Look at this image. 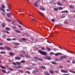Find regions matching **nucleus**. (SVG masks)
<instances>
[{"label": "nucleus", "instance_id": "nucleus-1", "mask_svg": "<svg viewBox=\"0 0 75 75\" xmlns=\"http://www.w3.org/2000/svg\"><path fill=\"white\" fill-rule=\"evenodd\" d=\"M38 52L39 53H40V54H41L42 55H47V53L41 50H39Z\"/></svg>", "mask_w": 75, "mask_h": 75}, {"label": "nucleus", "instance_id": "nucleus-2", "mask_svg": "<svg viewBox=\"0 0 75 75\" xmlns=\"http://www.w3.org/2000/svg\"><path fill=\"white\" fill-rule=\"evenodd\" d=\"M34 59L35 61H37V60H38L39 61H42V59H40L36 57H34Z\"/></svg>", "mask_w": 75, "mask_h": 75}, {"label": "nucleus", "instance_id": "nucleus-3", "mask_svg": "<svg viewBox=\"0 0 75 75\" xmlns=\"http://www.w3.org/2000/svg\"><path fill=\"white\" fill-rule=\"evenodd\" d=\"M15 31L16 33H18L19 34H21V31L18 30H15Z\"/></svg>", "mask_w": 75, "mask_h": 75}, {"label": "nucleus", "instance_id": "nucleus-4", "mask_svg": "<svg viewBox=\"0 0 75 75\" xmlns=\"http://www.w3.org/2000/svg\"><path fill=\"white\" fill-rule=\"evenodd\" d=\"M6 15L7 16H8V17H10V16H11V15H12V14H11V13H8L6 14Z\"/></svg>", "mask_w": 75, "mask_h": 75}, {"label": "nucleus", "instance_id": "nucleus-5", "mask_svg": "<svg viewBox=\"0 0 75 75\" xmlns=\"http://www.w3.org/2000/svg\"><path fill=\"white\" fill-rule=\"evenodd\" d=\"M45 59H48V60H50L51 59V58L50 57H45Z\"/></svg>", "mask_w": 75, "mask_h": 75}, {"label": "nucleus", "instance_id": "nucleus-6", "mask_svg": "<svg viewBox=\"0 0 75 75\" xmlns=\"http://www.w3.org/2000/svg\"><path fill=\"white\" fill-rule=\"evenodd\" d=\"M5 48L7 50H11V48H10V47L7 46H5Z\"/></svg>", "mask_w": 75, "mask_h": 75}, {"label": "nucleus", "instance_id": "nucleus-7", "mask_svg": "<svg viewBox=\"0 0 75 75\" xmlns=\"http://www.w3.org/2000/svg\"><path fill=\"white\" fill-rule=\"evenodd\" d=\"M65 58H67V57L66 56H62L61 57L60 60H62V59H65Z\"/></svg>", "mask_w": 75, "mask_h": 75}, {"label": "nucleus", "instance_id": "nucleus-8", "mask_svg": "<svg viewBox=\"0 0 75 75\" xmlns=\"http://www.w3.org/2000/svg\"><path fill=\"white\" fill-rule=\"evenodd\" d=\"M61 72H64V73H67L68 72V71L62 69L61 70Z\"/></svg>", "mask_w": 75, "mask_h": 75}, {"label": "nucleus", "instance_id": "nucleus-9", "mask_svg": "<svg viewBox=\"0 0 75 75\" xmlns=\"http://www.w3.org/2000/svg\"><path fill=\"white\" fill-rule=\"evenodd\" d=\"M38 4V3L37 2H35L34 3V6H35V7H38V5H37V4Z\"/></svg>", "mask_w": 75, "mask_h": 75}, {"label": "nucleus", "instance_id": "nucleus-10", "mask_svg": "<svg viewBox=\"0 0 75 75\" xmlns=\"http://www.w3.org/2000/svg\"><path fill=\"white\" fill-rule=\"evenodd\" d=\"M61 54H62L60 53H57L54 54L55 56H58V55H61Z\"/></svg>", "mask_w": 75, "mask_h": 75}, {"label": "nucleus", "instance_id": "nucleus-11", "mask_svg": "<svg viewBox=\"0 0 75 75\" xmlns=\"http://www.w3.org/2000/svg\"><path fill=\"white\" fill-rule=\"evenodd\" d=\"M62 13H68V11L67 10L64 11H62Z\"/></svg>", "mask_w": 75, "mask_h": 75}, {"label": "nucleus", "instance_id": "nucleus-12", "mask_svg": "<svg viewBox=\"0 0 75 75\" xmlns=\"http://www.w3.org/2000/svg\"><path fill=\"white\" fill-rule=\"evenodd\" d=\"M15 59H17V60H20V57H15Z\"/></svg>", "mask_w": 75, "mask_h": 75}, {"label": "nucleus", "instance_id": "nucleus-13", "mask_svg": "<svg viewBox=\"0 0 75 75\" xmlns=\"http://www.w3.org/2000/svg\"><path fill=\"white\" fill-rule=\"evenodd\" d=\"M57 4H58V5H59V6H62V3L60 2H57Z\"/></svg>", "mask_w": 75, "mask_h": 75}, {"label": "nucleus", "instance_id": "nucleus-14", "mask_svg": "<svg viewBox=\"0 0 75 75\" xmlns=\"http://www.w3.org/2000/svg\"><path fill=\"white\" fill-rule=\"evenodd\" d=\"M40 9L41 10H45V9L43 7H40Z\"/></svg>", "mask_w": 75, "mask_h": 75}, {"label": "nucleus", "instance_id": "nucleus-15", "mask_svg": "<svg viewBox=\"0 0 75 75\" xmlns=\"http://www.w3.org/2000/svg\"><path fill=\"white\" fill-rule=\"evenodd\" d=\"M9 55L10 56H13L14 55V53L13 52H10L9 53Z\"/></svg>", "mask_w": 75, "mask_h": 75}, {"label": "nucleus", "instance_id": "nucleus-16", "mask_svg": "<svg viewBox=\"0 0 75 75\" xmlns=\"http://www.w3.org/2000/svg\"><path fill=\"white\" fill-rule=\"evenodd\" d=\"M38 13H39V14H40L42 15V16H44V15L42 12H41L40 11H39Z\"/></svg>", "mask_w": 75, "mask_h": 75}, {"label": "nucleus", "instance_id": "nucleus-17", "mask_svg": "<svg viewBox=\"0 0 75 75\" xmlns=\"http://www.w3.org/2000/svg\"><path fill=\"white\" fill-rule=\"evenodd\" d=\"M51 64H54V65H57V63H56V62H51Z\"/></svg>", "mask_w": 75, "mask_h": 75}, {"label": "nucleus", "instance_id": "nucleus-18", "mask_svg": "<svg viewBox=\"0 0 75 75\" xmlns=\"http://www.w3.org/2000/svg\"><path fill=\"white\" fill-rule=\"evenodd\" d=\"M40 69H41V68H44V69H45V68H45V67H44V66H40Z\"/></svg>", "mask_w": 75, "mask_h": 75}, {"label": "nucleus", "instance_id": "nucleus-19", "mask_svg": "<svg viewBox=\"0 0 75 75\" xmlns=\"http://www.w3.org/2000/svg\"><path fill=\"white\" fill-rule=\"evenodd\" d=\"M6 52H4V51H3V52H0V54H6Z\"/></svg>", "mask_w": 75, "mask_h": 75}, {"label": "nucleus", "instance_id": "nucleus-20", "mask_svg": "<svg viewBox=\"0 0 75 75\" xmlns=\"http://www.w3.org/2000/svg\"><path fill=\"white\" fill-rule=\"evenodd\" d=\"M21 52L23 54H24V55L26 53L25 52H24V51L23 50L21 51Z\"/></svg>", "mask_w": 75, "mask_h": 75}, {"label": "nucleus", "instance_id": "nucleus-21", "mask_svg": "<svg viewBox=\"0 0 75 75\" xmlns=\"http://www.w3.org/2000/svg\"><path fill=\"white\" fill-rule=\"evenodd\" d=\"M46 49L47 51H51V49H50V48H49L48 47H46Z\"/></svg>", "mask_w": 75, "mask_h": 75}, {"label": "nucleus", "instance_id": "nucleus-22", "mask_svg": "<svg viewBox=\"0 0 75 75\" xmlns=\"http://www.w3.org/2000/svg\"><path fill=\"white\" fill-rule=\"evenodd\" d=\"M49 72H50L51 74H54V71H53L52 70L49 71Z\"/></svg>", "mask_w": 75, "mask_h": 75}, {"label": "nucleus", "instance_id": "nucleus-23", "mask_svg": "<svg viewBox=\"0 0 75 75\" xmlns=\"http://www.w3.org/2000/svg\"><path fill=\"white\" fill-rule=\"evenodd\" d=\"M21 63H25V61L24 60H23L20 62Z\"/></svg>", "mask_w": 75, "mask_h": 75}, {"label": "nucleus", "instance_id": "nucleus-24", "mask_svg": "<svg viewBox=\"0 0 75 75\" xmlns=\"http://www.w3.org/2000/svg\"><path fill=\"white\" fill-rule=\"evenodd\" d=\"M6 30H10V28H9L6 27L5 29Z\"/></svg>", "mask_w": 75, "mask_h": 75}, {"label": "nucleus", "instance_id": "nucleus-25", "mask_svg": "<svg viewBox=\"0 0 75 75\" xmlns=\"http://www.w3.org/2000/svg\"><path fill=\"white\" fill-rule=\"evenodd\" d=\"M6 20L7 21H8V22H11V21L10 19H9L7 18Z\"/></svg>", "mask_w": 75, "mask_h": 75}, {"label": "nucleus", "instance_id": "nucleus-26", "mask_svg": "<svg viewBox=\"0 0 75 75\" xmlns=\"http://www.w3.org/2000/svg\"><path fill=\"white\" fill-rule=\"evenodd\" d=\"M2 72H3V73H5L6 72V70L3 69H1Z\"/></svg>", "mask_w": 75, "mask_h": 75}, {"label": "nucleus", "instance_id": "nucleus-27", "mask_svg": "<svg viewBox=\"0 0 75 75\" xmlns=\"http://www.w3.org/2000/svg\"><path fill=\"white\" fill-rule=\"evenodd\" d=\"M53 10L54 11H57V10H58V8H54L53 9Z\"/></svg>", "mask_w": 75, "mask_h": 75}, {"label": "nucleus", "instance_id": "nucleus-28", "mask_svg": "<svg viewBox=\"0 0 75 75\" xmlns=\"http://www.w3.org/2000/svg\"><path fill=\"white\" fill-rule=\"evenodd\" d=\"M41 48L42 50H45V48L44 47H41Z\"/></svg>", "mask_w": 75, "mask_h": 75}, {"label": "nucleus", "instance_id": "nucleus-29", "mask_svg": "<svg viewBox=\"0 0 75 75\" xmlns=\"http://www.w3.org/2000/svg\"><path fill=\"white\" fill-rule=\"evenodd\" d=\"M14 44L15 45H20V44H19V43H18L16 42H15Z\"/></svg>", "mask_w": 75, "mask_h": 75}, {"label": "nucleus", "instance_id": "nucleus-30", "mask_svg": "<svg viewBox=\"0 0 75 75\" xmlns=\"http://www.w3.org/2000/svg\"><path fill=\"white\" fill-rule=\"evenodd\" d=\"M1 25L2 27H5L6 25H5V24L4 23H2Z\"/></svg>", "mask_w": 75, "mask_h": 75}, {"label": "nucleus", "instance_id": "nucleus-31", "mask_svg": "<svg viewBox=\"0 0 75 75\" xmlns=\"http://www.w3.org/2000/svg\"><path fill=\"white\" fill-rule=\"evenodd\" d=\"M1 6L2 8H5V6L3 4L1 5Z\"/></svg>", "mask_w": 75, "mask_h": 75}, {"label": "nucleus", "instance_id": "nucleus-32", "mask_svg": "<svg viewBox=\"0 0 75 75\" xmlns=\"http://www.w3.org/2000/svg\"><path fill=\"white\" fill-rule=\"evenodd\" d=\"M38 72V71H35L34 70L33 71L32 74H35V72Z\"/></svg>", "mask_w": 75, "mask_h": 75}, {"label": "nucleus", "instance_id": "nucleus-33", "mask_svg": "<svg viewBox=\"0 0 75 75\" xmlns=\"http://www.w3.org/2000/svg\"><path fill=\"white\" fill-rule=\"evenodd\" d=\"M16 64H17L18 65H21V64L20 63L18 62H16Z\"/></svg>", "mask_w": 75, "mask_h": 75}, {"label": "nucleus", "instance_id": "nucleus-34", "mask_svg": "<svg viewBox=\"0 0 75 75\" xmlns=\"http://www.w3.org/2000/svg\"><path fill=\"white\" fill-rule=\"evenodd\" d=\"M58 9H59V10H62V9H63V8L62 7H58Z\"/></svg>", "mask_w": 75, "mask_h": 75}, {"label": "nucleus", "instance_id": "nucleus-35", "mask_svg": "<svg viewBox=\"0 0 75 75\" xmlns=\"http://www.w3.org/2000/svg\"><path fill=\"white\" fill-rule=\"evenodd\" d=\"M13 64L14 65H17V63L15 62H13Z\"/></svg>", "mask_w": 75, "mask_h": 75}, {"label": "nucleus", "instance_id": "nucleus-36", "mask_svg": "<svg viewBox=\"0 0 75 75\" xmlns=\"http://www.w3.org/2000/svg\"><path fill=\"white\" fill-rule=\"evenodd\" d=\"M7 41H11V39L9 38H8L6 39Z\"/></svg>", "mask_w": 75, "mask_h": 75}, {"label": "nucleus", "instance_id": "nucleus-37", "mask_svg": "<svg viewBox=\"0 0 75 75\" xmlns=\"http://www.w3.org/2000/svg\"><path fill=\"white\" fill-rule=\"evenodd\" d=\"M2 38H4V39H6V36L5 35H3L2 36Z\"/></svg>", "mask_w": 75, "mask_h": 75}, {"label": "nucleus", "instance_id": "nucleus-38", "mask_svg": "<svg viewBox=\"0 0 75 75\" xmlns=\"http://www.w3.org/2000/svg\"><path fill=\"white\" fill-rule=\"evenodd\" d=\"M53 50H54V51H57V50H58V49L55 48H54L53 49Z\"/></svg>", "mask_w": 75, "mask_h": 75}, {"label": "nucleus", "instance_id": "nucleus-39", "mask_svg": "<svg viewBox=\"0 0 75 75\" xmlns=\"http://www.w3.org/2000/svg\"><path fill=\"white\" fill-rule=\"evenodd\" d=\"M18 71L19 72H21V73H23V71L22 70H19Z\"/></svg>", "mask_w": 75, "mask_h": 75}, {"label": "nucleus", "instance_id": "nucleus-40", "mask_svg": "<svg viewBox=\"0 0 75 75\" xmlns=\"http://www.w3.org/2000/svg\"><path fill=\"white\" fill-rule=\"evenodd\" d=\"M19 23V24H21V25H22V26H24L23 25V24H22V23H21V22H20V21H18Z\"/></svg>", "mask_w": 75, "mask_h": 75}, {"label": "nucleus", "instance_id": "nucleus-41", "mask_svg": "<svg viewBox=\"0 0 75 75\" xmlns=\"http://www.w3.org/2000/svg\"><path fill=\"white\" fill-rule=\"evenodd\" d=\"M0 50H4V47L0 46Z\"/></svg>", "mask_w": 75, "mask_h": 75}, {"label": "nucleus", "instance_id": "nucleus-42", "mask_svg": "<svg viewBox=\"0 0 75 75\" xmlns=\"http://www.w3.org/2000/svg\"><path fill=\"white\" fill-rule=\"evenodd\" d=\"M50 54H51V55H54L55 54L53 52H50Z\"/></svg>", "mask_w": 75, "mask_h": 75}, {"label": "nucleus", "instance_id": "nucleus-43", "mask_svg": "<svg viewBox=\"0 0 75 75\" xmlns=\"http://www.w3.org/2000/svg\"><path fill=\"white\" fill-rule=\"evenodd\" d=\"M1 68H2L3 69H5L6 68V67H4V66H1Z\"/></svg>", "mask_w": 75, "mask_h": 75}, {"label": "nucleus", "instance_id": "nucleus-44", "mask_svg": "<svg viewBox=\"0 0 75 75\" xmlns=\"http://www.w3.org/2000/svg\"><path fill=\"white\" fill-rule=\"evenodd\" d=\"M54 61H59V59H54Z\"/></svg>", "mask_w": 75, "mask_h": 75}, {"label": "nucleus", "instance_id": "nucleus-45", "mask_svg": "<svg viewBox=\"0 0 75 75\" xmlns=\"http://www.w3.org/2000/svg\"><path fill=\"white\" fill-rule=\"evenodd\" d=\"M19 56H20V57H24V55L21 54H20V55H19Z\"/></svg>", "mask_w": 75, "mask_h": 75}, {"label": "nucleus", "instance_id": "nucleus-46", "mask_svg": "<svg viewBox=\"0 0 75 75\" xmlns=\"http://www.w3.org/2000/svg\"><path fill=\"white\" fill-rule=\"evenodd\" d=\"M12 28H13V29H17V27L14 26H13Z\"/></svg>", "mask_w": 75, "mask_h": 75}, {"label": "nucleus", "instance_id": "nucleus-47", "mask_svg": "<svg viewBox=\"0 0 75 75\" xmlns=\"http://www.w3.org/2000/svg\"><path fill=\"white\" fill-rule=\"evenodd\" d=\"M68 52H70V53H71V54H74V53H73L72 52H71L69 50H68L67 51Z\"/></svg>", "mask_w": 75, "mask_h": 75}, {"label": "nucleus", "instance_id": "nucleus-48", "mask_svg": "<svg viewBox=\"0 0 75 75\" xmlns=\"http://www.w3.org/2000/svg\"><path fill=\"white\" fill-rule=\"evenodd\" d=\"M69 7L70 8H74V6H72L71 5H70Z\"/></svg>", "mask_w": 75, "mask_h": 75}, {"label": "nucleus", "instance_id": "nucleus-49", "mask_svg": "<svg viewBox=\"0 0 75 75\" xmlns=\"http://www.w3.org/2000/svg\"><path fill=\"white\" fill-rule=\"evenodd\" d=\"M8 69L10 70V71H13V69H11V68H9Z\"/></svg>", "mask_w": 75, "mask_h": 75}, {"label": "nucleus", "instance_id": "nucleus-50", "mask_svg": "<svg viewBox=\"0 0 75 75\" xmlns=\"http://www.w3.org/2000/svg\"><path fill=\"white\" fill-rule=\"evenodd\" d=\"M1 11H3V12H5L6 11H5V10L3 9H2V10H1Z\"/></svg>", "mask_w": 75, "mask_h": 75}, {"label": "nucleus", "instance_id": "nucleus-51", "mask_svg": "<svg viewBox=\"0 0 75 75\" xmlns=\"http://www.w3.org/2000/svg\"><path fill=\"white\" fill-rule=\"evenodd\" d=\"M20 30H21V31H22V30H25V28H21L20 29Z\"/></svg>", "mask_w": 75, "mask_h": 75}, {"label": "nucleus", "instance_id": "nucleus-52", "mask_svg": "<svg viewBox=\"0 0 75 75\" xmlns=\"http://www.w3.org/2000/svg\"><path fill=\"white\" fill-rule=\"evenodd\" d=\"M72 63L73 64H75V60H74L72 61Z\"/></svg>", "mask_w": 75, "mask_h": 75}, {"label": "nucleus", "instance_id": "nucleus-53", "mask_svg": "<svg viewBox=\"0 0 75 75\" xmlns=\"http://www.w3.org/2000/svg\"><path fill=\"white\" fill-rule=\"evenodd\" d=\"M5 33H6L7 34H9V32L7 31H5Z\"/></svg>", "mask_w": 75, "mask_h": 75}, {"label": "nucleus", "instance_id": "nucleus-54", "mask_svg": "<svg viewBox=\"0 0 75 75\" xmlns=\"http://www.w3.org/2000/svg\"><path fill=\"white\" fill-rule=\"evenodd\" d=\"M25 35H27V36H28V37H29V36H30V35H28V34L27 33H25Z\"/></svg>", "mask_w": 75, "mask_h": 75}, {"label": "nucleus", "instance_id": "nucleus-55", "mask_svg": "<svg viewBox=\"0 0 75 75\" xmlns=\"http://www.w3.org/2000/svg\"><path fill=\"white\" fill-rule=\"evenodd\" d=\"M22 39L23 40H24V41H26V39L24 38H22Z\"/></svg>", "mask_w": 75, "mask_h": 75}, {"label": "nucleus", "instance_id": "nucleus-56", "mask_svg": "<svg viewBox=\"0 0 75 75\" xmlns=\"http://www.w3.org/2000/svg\"><path fill=\"white\" fill-rule=\"evenodd\" d=\"M26 73H27L28 74H31V73H30V72H29V71H26Z\"/></svg>", "mask_w": 75, "mask_h": 75}, {"label": "nucleus", "instance_id": "nucleus-57", "mask_svg": "<svg viewBox=\"0 0 75 75\" xmlns=\"http://www.w3.org/2000/svg\"><path fill=\"white\" fill-rule=\"evenodd\" d=\"M26 68L27 69H31V68L30 67H26Z\"/></svg>", "mask_w": 75, "mask_h": 75}, {"label": "nucleus", "instance_id": "nucleus-58", "mask_svg": "<svg viewBox=\"0 0 75 75\" xmlns=\"http://www.w3.org/2000/svg\"><path fill=\"white\" fill-rule=\"evenodd\" d=\"M47 42H48V43H50V44H51V42H50V41H49V40H47Z\"/></svg>", "mask_w": 75, "mask_h": 75}, {"label": "nucleus", "instance_id": "nucleus-59", "mask_svg": "<svg viewBox=\"0 0 75 75\" xmlns=\"http://www.w3.org/2000/svg\"><path fill=\"white\" fill-rule=\"evenodd\" d=\"M1 13L2 14V15L3 16H5V15H6V14L3 13L2 12H1Z\"/></svg>", "mask_w": 75, "mask_h": 75}, {"label": "nucleus", "instance_id": "nucleus-60", "mask_svg": "<svg viewBox=\"0 0 75 75\" xmlns=\"http://www.w3.org/2000/svg\"><path fill=\"white\" fill-rule=\"evenodd\" d=\"M8 8H9V9H11V6H8Z\"/></svg>", "mask_w": 75, "mask_h": 75}, {"label": "nucleus", "instance_id": "nucleus-61", "mask_svg": "<svg viewBox=\"0 0 75 75\" xmlns=\"http://www.w3.org/2000/svg\"><path fill=\"white\" fill-rule=\"evenodd\" d=\"M3 43H1V42H0V45L1 46V45H3Z\"/></svg>", "mask_w": 75, "mask_h": 75}, {"label": "nucleus", "instance_id": "nucleus-62", "mask_svg": "<svg viewBox=\"0 0 75 75\" xmlns=\"http://www.w3.org/2000/svg\"><path fill=\"white\" fill-rule=\"evenodd\" d=\"M52 21V22H54L55 21V20H54V19H53L51 20Z\"/></svg>", "mask_w": 75, "mask_h": 75}, {"label": "nucleus", "instance_id": "nucleus-63", "mask_svg": "<svg viewBox=\"0 0 75 75\" xmlns=\"http://www.w3.org/2000/svg\"><path fill=\"white\" fill-rule=\"evenodd\" d=\"M12 40L13 41H15V40H16V39L15 38H13Z\"/></svg>", "mask_w": 75, "mask_h": 75}, {"label": "nucleus", "instance_id": "nucleus-64", "mask_svg": "<svg viewBox=\"0 0 75 75\" xmlns=\"http://www.w3.org/2000/svg\"><path fill=\"white\" fill-rule=\"evenodd\" d=\"M32 21H35V19H34V18H33V19H32L31 20Z\"/></svg>", "mask_w": 75, "mask_h": 75}]
</instances>
